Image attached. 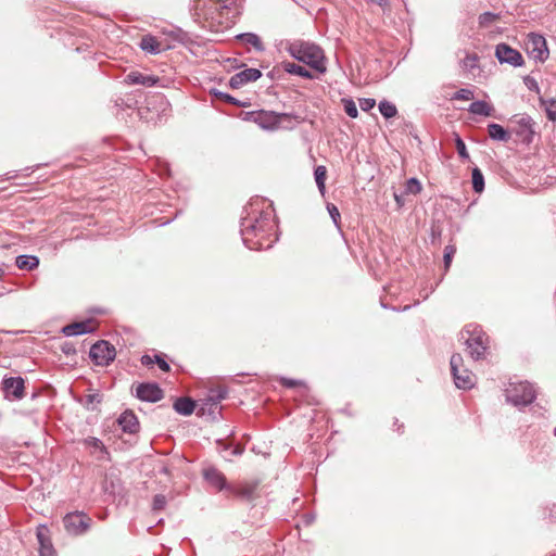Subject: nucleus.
I'll return each instance as SVG.
<instances>
[{
	"label": "nucleus",
	"instance_id": "f257e3e1",
	"mask_svg": "<svg viewBox=\"0 0 556 556\" xmlns=\"http://www.w3.org/2000/svg\"><path fill=\"white\" fill-rule=\"evenodd\" d=\"M250 211L241 217L240 233L243 244L254 251L268 250L278 240L276 222L270 211H258L250 204Z\"/></svg>",
	"mask_w": 556,
	"mask_h": 556
},
{
	"label": "nucleus",
	"instance_id": "f03ea898",
	"mask_svg": "<svg viewBox=\"0 0 556 556\" xmlns=\"http://www.w3.org/2000/svg\"><path fill=\"white\" fill-rule=\"evenodd\" d=\"M286 51L313 70L319 73L326 72L324 51L317 45L304 40H293L287 43Z\"/></svg>",
	"mask_w": 556,
	"mask_h": 556
},
{
	"label": "nucleus",
	"instance_id": "7ed1b4c3",
	"mask_svg": "<svg viewBox=\"0 0 556 556\" xmlns=\"http://www.w3.org/2000/svg\"><path fill=\"white\" fill-rule=\"evenodd\" d=\"M470 356L475 361L483 359L488 350L489 337L478 325H468L460 332Z\"/></svg>",
	"mask_w": 556,
	"mask_h": 556
},
{
	"label": "nucleus",
	"instance_id": "20e7f679",
	"mask_svg": "<svg viewBox=\"0 0 556 556\" xmlns=\"http://www.w3.org/2000/svg\"><path fill=\"white\" fill-rule=\"evenodd\" d=\"M507 402L516 407H525L535 399V390L528 381L510 382L505 390Z\"/></svg>",
	"mask_w": 556,
	"mask_h": 556
},
{
	"label": "nucleus",
	"instance_id": "39448f33",
	"mask_svg": "<svg viewBox=\"0 0 556 556\" xmlns=\"http://www.w3.org/2000/svg\"><path fill=\"white\" fill-rule=\"evenodd\" d=\"M450 365L455 386L458 389L469 390L475 386L476 377L471 371L464 367V359L460 354H453Z\"/></svg>",
	"mask_w": 556,
	"mask_h": 556
},
{
	"label": "nucleus",
	"instance_id": "423d86ee",
	"mask_svg": "<svg viewBox=\"0 0 556 556\" xmlns=\"http://www.w3.org/2000/svg\"><path fill=\"white\" fill-rule=\"evenodd\" d=\"M63 526L70 535H83L90 529L91 518L81 511L68 513L63 517Z\"/></svg>",
	"mask_w": 556,
	"mask_h": 556
},
{
	"label": "nucleus",
	"instance_id": "0eeeda50",
	"mask_svg": "<svg viewBox=\"0 0 556 556\" xmlns=\"http://www.w3.org/2000/svg\"><path fill=\"white\" fill-rule=\"evenodd\" d=\"M511 124H514L513 131L517 135V137L523 143H531L534 136V122L527 114H517L514 115L510 119Z\"/></svg>",
	"mask_w": 556,
	"mask_h": 556
},
{
	"label": "nucleus",
	"instance_id": "6e6552de",
	"mask_svg": "<svg viewBox=\"0 0 556 556\" xmlns=\"http://www.w3.org/2000/svg\"><path fill=\"white\" fill-rule=\"evenodd\" d=\"M89 356L96 365L106 366L114 361L116 351L108 341L101 340L91 346Z\"/></svg>",
	"mask_w": 556,
	"mask_h": 556
},
{
	"label": "nucleus",
	"instance_id": "1a4fd4ad",
	"mask_svg": "<svg viewBox=\"0 0 556 556\" xmlns=\"http://www.w3.org/2000/svg\"><path fill=\"white\" fill-rule=\"evenodd\" d=\"M527 50L529 54L539 61H545L548 58L546 40L542 35L531 33L527 40Z\"/></svg>",
	"mask_w": 556,
	"mask_h": 556
},
{
	"label": "nucleus",
	"instance_id": "9d476101",
	"mask_svg": "<svg viewBox=\"0 0 556 556\" xmlns=\"http://www.w3.org/2000/svg\"><path fill=\"white\" fill-rule=\"evenodd\" d=\"M1 389L5 399L21 400L25 394V381L22 377L3 378Z\"/></svg>",
	"mask_w": 556,
	"mask_h": 556
},
{
	"label": "nucleus",
	"instance_id": "9b49d317",
	"mask_svg": "<svg viewBox=\"0 0 556 556\" xmlns=\"http://www.w3.org/2000/svg\"><path fill=\"white\" fill-rule=\"evenodd\" d=\"M286 113H276L274 111L258 110L255 124L264 130H276L279 128Z\"/></svg>",
	"mask_w": 556,
	"mask_h": 556
},
{
	"label": "nucleus",
	"instance_id": "f8f14e48",
	"mask_svg": "<svg viewBox=\"0 0 556 556\" xmlns=\"http://www.w3.org/2000/svg\"><path fill=\"white\" fill-rule=\"evenodd\" d=\"M495 56L500 63H506L514 67H519L523 64V58L521 53L506 43H498L496 46Z\"/></svg>",
	"mask_w": 556,
	"mask_h": 556
},
{
	"label": "nucleus",
	"instance_id": "ddd939ff",
	"mask_svg": "<svg viewBox=\"0 0 556 556\" xmlns=\"http://www.w3.org/2000/svg\"><path fill=\"white\" fill-rule=\"evenodd\" d=\"M203 478L216 491H226L229 493L230 485L227 483L225 475L215 467L203 469Z\"/></svg>",
	"mask_w": 556,
	"mask_h": 556
},
{
	"label": "nucleus",
	"instance_id": "4468645a",
	"mask_svg": "<svg viewBox=\"0 0 556 556\" xmlns=\"http://www.w3.org/2000/svg\"><path fill=\"white\" fill-rule=\"evenodd\" d=\"M136 395L141 401L155 403L163 399V391L159 384L147 382L138 384Z\"/></svg>",
	"mask_w": 556,
	"mask_h": 556
},
{
	"label": "nucleus",
	"instance_id": "2eb2a0df",
	"mask_svg": "<svg viewBox=\"0 0 556 556\" xmlns=\"http://www.w3.org/2000/svg\"><path fill=\"white\" fill-rule=\"evenodd\" d=\"M258 484H260V481H257V480L244 481L237 485L231 484L229 494L235 495L243 501H252V500H254L255 492L258 488Z\"/></svg>",
	"mask_w": 556,
	"mask_h": 556
},
{
	"label": "nucleus",
	"instance_id": "dca6fc26",
	"mask_svg": "<svg viewBox=\"0 0 556 556\" xmlns=\"http://www.w3.org/2000/svg\"><path fill=\"white\" fill-rule=\"evenodd\" d=\"M262 76V73L257 68H245L229 79V86L232 89H238L247 85L248 83L255 81Z\"/></svg>",
	"mask_w": 556,
	"mask_h": 556
},
{
	"label": "nucleus",
	"instance_id": "f3484780",
	"mask_svg": "<svg viewBox=\"0 0 556 556\" xmlns=\"http://www.w3.org/2000/svg\"><path fill=\"white\" fill-rule=\"evenodd\" d=\"M49 533H50L49 529L43 525H40L37 528L36 534H37V539H38V542L40 545V555L41 556H53V554H54V548L51 543Z\"/></svg>",
	"mask_w": 556,
	"mask_h": 556
},
{
	"label": "nucleus",
	"instance_id": "a211bd4d",
	"mask_svg": "<svg viewBox=\"0 0 556 556\" xmlns=\"http://www.w3.org/2000/svg\"><path fill=\"white\" fill-rule=\"evenodd\" d=\"M124 81L128 85H142L152 87L160 81V78L153 75H144L140 72L134 71L125 76Z\"/></svg>",
	"mask_w": 556,
	"mask_h": 556
},
{
	"label": "nucleus",
	"instance_id": "6ab92c4d",
	"mask_svg": "<svg viewBox=\"0 0 556 556\" xmlns=\"http://www.w3.org/2000/svg\"><path fill=\"white\" fill-rule=\"evenodd\" d=\"M117 422L124 432L134 434L139 430V421L137 416L130 412H124L117 419Z\"/></svg>",
	"mask_w": 556,
	"mask_h": 556
},
{
	"label": "nucleus",
	"instance_id": "aec40b11",
	"mask_svg": "<svg viewBox=\"0 0 556 556\" xmlns=\"http://www.w3.org/2000/svg\"><path fill=\"white\" fill-rule=\"evenodd\" d=\"M93 331L91 323L89 320L72 323L62 328V333L66 337H74Z\"/></svg>",
	"mask_w": 556,
	"mask_h": 556
},
{
	"label": "nucleus",
	"instance_id": "412c9836",
	"mask_svg": "<svg viewBox=\"0 0 556 556\" xmlns=\"http://www.w3.org/2000/svg\"><path fill=\"white\" fill-rule=\"evenodd\" d=\"M139 47L149 54H159L161 52V45L152 35H144L139 42Z\"/></svg>",
	"mask_w": 556,
	"mask_h": 556
},
{
	"label": "nucleus",
	"instance_id": "4be33fe9",
	"mask_svg": "<svg viewBox=\"0 0 556 556\" xmlns=\"http://www.w3.org/2000/svg\"><path fill=\"white\" fill-rule=\"evenodd\" d=\"M489 136L492 140L507 142L510 139V134L500 124H489Z\"/></svg>",
	"mask_w": 556,
	"mask_h": 556
},
{
	"label": "nucleus",
	"instance_id": "5701e85b",
	"mask_svg": "<svg viewBox=\"0 0 556 556\" xmlns=\"http://www.w3.org/2000/svg\"><path fill=\"white\" fill-rule=\"evenodd\" d=\"M194 401L189 397H179L174 403V409L182 416L191 415L194 410Z\"/></svg>",
	"mask_w": 556,
	"mask_h": 556
},
{
	"label": "nucleus",
	"instance_id": "b1692460",
	"mask_svg": "<svg viewBox=\"0 0 556 556\" xmlns=\"http://www.w3.org/2000/svg\"><path fill=\"white\" fill-rule=\"evenodd\" d=\"M15 264L17 268L29 271L39 266V258L36 255H18Z\"/></svg>",
	"mask_w": 556,
	"mask_h": 556
},
{
	"label": "nucleus",
	"instance_id": "393cba45",
	"mask_svg": "<svg viewBox=\"0 0 556 556\" xmlns=\"http://www.w3.org/2000/svg\"><path fill=\"white\" fill-rule=\"evenodd\" d=\"M281 66H282L283 71L287 72L288 74L296 75V76H300L303 78H308V79L313 78V75L311 74V72L299 64H295L292 62H282Z\"/></svg>",
	"mask_w": 556,
	"mask_h": 556
},
{
	"label": "nucleus",
	"instance_id": "a878e982",
	"mask_svg": "<svg viewBox=\"0 0 556 556\" xmlns=\"http://www.w3.org/2000/svg\"><path fill=\"white\" fill-rule=\"evenodd\" d=\"M468 111L476 115L490 116L492 114L493 108L488 102L479 100L472 102L469 105Z\"/></svg>",
	"mask_w": 556,
	"mask_h": 556
},
{
	"label": "nucleus",
	"instance_id": "bb28decb",
	"mask_svg": "<svg viewBox=\"0 0 556 556\" xmlns=\"http://www.w3.org/2000/svg\"><path fill=\"white\" fill-rule=\"evenodd\" d=\"M141 363L144 366H150L152 364L157 365L163 371H169L170 369L169 364L161 355L157 354L154 356H150L148 354L143 355L141 357Z\"/></svg>",
	"mask_w": 556,
	"mask_h": 556
},
{
	"label": "nucleus",
	"instance_id": "cd10ccee",
	"mask_svg": "<svg viewBox=\"0 0 556 556\" xmlns=\"http://www.w3.org/2000/svg\"><path fill=\"white\" fill-rule=\"evenodd\" d=\"M540 104L544 109L547 118L556 122V100L540 98Z\"/></svg>",
	"mask_w": 556,
	"mask_h": 556
},
{
	"label": "nucleus",
	"instance_id": "c85d7f7f",
	"mask_svg": "<svg viewBox=\"0 0 556 556\" xmlns=\"http://www.w3.org/2000/svg\"><path fill=\"white\" fill-rule=\"evenodd\" d=\"M238 39L245 42L247 45L253 46L257 51L264 50L260 37L253 33H243L237 36Z\"/></svg>",
	"mask_w": 556,
	"mask_h": 556
},
{
	"label": "nucleus",
	"instance_id": "c756f323",
	"mask_svg": "<svg viewBox=\"0 0 556 556\" xmlns=\"http://www.w3.org/2000/svg\"><path fill=\"white\" fill-rule=\"evenodd\" d=\"M471 180H472V189L475 192H482L484 190V177L482 172L475 167L471 173Z\"/></svg>",
	"mask_w": 556,
	"mask_h": 556
},
{
	"label": "nucleus",
	"instance_id": "7c9ffc66",
	"mask_svg": "<svg viewBox=\"0 0 556 556\" xmlns=\"http://www.w3.org/2000/svg\"><path fill=\"white\" fill-rule=\"evenodd\" d=\"M211 94H213L214 97L216 98H219L222 99L223 101L227 102V103H230V104H233V105H237V106H247L248 103L247 102H242L236 98H233L232 96H230L229 93H226V92H223V91H219L217 89H212L211 90Z\"/></svg>",
	"mask_w": 556,
	"mask_h": 556
},
{
	"label": "nucleus",
	"instance_id": "2f4dec72",
	"mask_svg": "<svg viewBox=\"0 0 556 556\" xmlns=\"http://www.w3.org/2000/svg\"><path fill=\"white\" fill-rule=\"evenodd\" d=\"M379 111L386 118H392L397 114L396 106L387 100H383L379 103Z\"/></svg>",
	"mask_w": 556,
	"mask_h": 556
},
{
	"label": "nucleus",
	"instance_id": "473e14b6",
	"mask_svg": "<svg viewBox=\"0 0 556 556\" xmlns=\"http://www.w3.org/2000/svg\"><path fill=\"white\" fill-rule=\"evenodd\" d=\"M84 445L88 448H91L92 452H101L103 454H108V451L104 446V444L102 443V441L98 438H94V437H89L87 439L84 440Z\"/></svg>",
	"mask_w": 556,
	"mask_h": 556
},
{
	"label": "nucleus",
	"instance_id": "72a5a7b5",
	"mask_svg": "<svg viewBox=\"0 0 556 556\" xmlns=\"http://www.w3.org/2000/svg\"><path fill=\"white\" fill-rule=\"evenodd\" d=\"M326 174H327L326 167L321 166V165L317 166L314 170L316 185L323 194L326 189V187H325Z\"/></svg>",
	"mask_w": 556,
	"mask_h": 556
},
{
	"label": "nucleus",
	"instance_id": "f704fd0d",
	"mask_svg": "<svg viewBox=\"0 0 556 556\" xmlns=\"http://www.w3.org/2000/svg\"><path fill=\"white\" fill-rule=\"evenodd\" d=\"M279 380H280V383L286 388H289V389L300 388L303 391L307 390V386L303 380H296V379H291V378H286V377H281Z\"/></svg>",
	"mask_w": 556,
	"mask_h": 556
},
{
	"label": "nucleus",
	"instance_id": "c9c22d12",
	"mask_svg": "<svg viewBox=\"0 0 556 556\" xmlns=\"http://www.w3.org/2000/svg\"><path fill=\"white\" fill-rule=\"evenodd\" d=\"M227 390L222 388L217 390H212L207 396V402H211L212 405H217L220 401L226 399Z\"/></svg>",
	"mask_w": 556,
	"mask_h": 556
},
{
	"label": "nucleus",
	"instance_id": "e433bc0d",
	"mask_svg": "<svg viewBox=\"0 0 556 556\" xmlns=\"http://www.w3.org/2000/svg\"><path fill=\"white\" fill-rule=\"evenodd\" d=\"M420 191H421V184L417 178L412 177L406 181V185H405L406 193L417 194Z\"/></svg>",
	"mask_w": 556,
	"mask_h": 556
},
{
	"label": "nucleus",
	"instance_id": "4c0bfd02",
	"mask_svg": "<svg viewBox=\"0 0 556 556\" xmlns=\"http://www.w3.org/2000/svg\"><path fill=\"white\" fill-rule=\"evenodd\" d=\"M342 103H343L345 113L351 118H356L358 115V111H357L355 102L352 99H342Z\"/></svg>",
	"mask_w": 556,
	"mask_h": 556
},
{
	"label": "nucleus",
	"instance_id": "58836bf2",
	"mask_svg": "<svg viewBox=\"0 0 556 556\" xmlns=\"http://www.w3.org/2000/svg\"><path fill=\"white\" fill-rule=\"evenodd\" d=\"M455 146H456V150H457L459 157H462L463 160H468L469 154L467 152L466 144H465L464 140L458 135H456V137H455Z\"/></svg>",
	"mask_w": 556,
	"mask_h": 556
},
{
	"label": "nucleus",
	"instance_id": "ea45409f",
	"mask_svg": "<svg viewBox=\"0 0 556 556\" xmlns=\"http://www.w3.org/2000/svg\"><path fill=\"white\" fill-rule=\"evenodd\" d=\"M475 94H473V91L470 90V89H466V88H462L459 90H457L453 98L454 100H463V101H468V100H471L473 99Z\"/></svg>",
	"mask_w": 556,
	"mask_h": 556
},
{
	"label": "nucleus",
	"instance_id": "a19ab883",
	"mask_svg": "<svg viewBox=\"0 0 556 556\" xmlns=\"http://www.w3.org/2000/svg\"><path fill=\"white\" fill-rule=\"evenodd\" d=\"M218 9L222 10H233L235 13H238L237 0H215Z\"/></svg>",
	"mask_w": 556,
	"mask_h": 556
},
{
	"label": "nucleus",
	"instance_id": "79ce46f5",
	"mask_svg": "<svg viewBox=\"0 0 556 556\" xmlns=\"http://www.w3.org/2000/svg\"><path fill=\"white\" fill-rule=\"evenodd\" d=\"M327 211H328V213H329L333 224L337 227H339V222H340V217L341 216H340V212H339L338 207L334 204H332V203H328L327 204Z\"/></svg>",
	"mask_w": 556,
	"mask_h": 556
},
{
	"label": "nucleus",
	"instance_id": "37998d69",
	"mask_svg": "<svg viewBox=\"0 0 556 556\" xmlns=\"http://www.w3.org/2000/svg\"><path fill=\"white\" fill-rule=\"evenodd\" d=\"M479 58L476 54H467L463 60L464 66L473 70L478 66Z\"/></svg>",
	"mask_w": 556,
	"mask_h": 556
},
{
	"label": "nucleus",
	"instance_id": "c03bdc74",
	"mask_svg": "<svg viewBox=\"0 0 556 556\" xmlns=\"http://www.w3.org/2000/svg\"><path fill=\"white\" fill-rule=\"evenodd\" d=\"M454 253H455L454 247H452V245L445 247L444 256H443L445 270L448 269Z\"/></svg>",
	"mask_w": 556,
	"mask_h": 556
},
{
	"label": "nucleus",
	"instance_id": "a18cd8bd",
	"mask_svg": "<svg viewBox=\"0 0 556 556\" xmlns=\"http://www.w3.org/2000/svg\"><path fill=\"white\" fill-rule=\"evenodd\" d=\"M166 506V497L163 494H156L153 498V510H162Z\"/></svg>",
	"mask_w": 556,
	"mask_h": 556
},
{
	"label": "nucleus",
	"instance_id": "49530a36",
	"mask_svg": "<svg viewBox=\"0 0 556 556\" xmlns=\"http://www.w3.org/2000/svg\"><path fill=\"white\" fill-rule=\"evenodd\" d=\"M376 105V101L370 98L359 99V108L361 110L367 112L370 111Z\"/></svg>",
	"mask_w": 556,
	"mask_h": 556
},
{
	"label": "nucleus",
	"instance_id": "de8ad7c7",
	"mask_svg": "<svg viewBox=\"0 0 556 556\" xmlns=\"http://www.w3.org/2000/svg\"><path fill=\"white\" fill-rule=\"evenodd\" d=\"M256 114H257V111L242 112L241 118L244 122H251V123L255 124V122H256Z\"/></svg>",
	"mask_w": 556,
	"mask_h": 556
},
{
	"label": "nucleus",
	"instance_id": "09e8293b",
	"mask_svg": "<svg viewBox=\"0 0 556 556\" xmlns=\"http://www.w3.org/2000/svg\"><path fill=\"white\" fill-rule=\"evenodd\" d=\"M101 402V395L99 393H92L87 395L86 399V405L89 407V405L93 403H100Z\"/></svg>",
	"mask_w": 556,
	"mask_h": 556
},
{
	"label": "nucleus",
	"instance_id": "8fccbe9b",
	"mask_svg": "<svg viewBox=\"0 0 556 556\" xmlns=\"http://www.w3.org/2000/svg\"><path fill=\"white\" fill-rule=\"evenodd\" d=\"M495 18H496L495 14H493L491 12H485L480 15V23L481 24L489 23V22L494 21Z\"/></svg>",
	"mask_w": 556,
	"mask_h": 556
},
{
	"label": "nucleus",
	"instance_id": "3c124183",
	"mask_svg": "<svg viewBox=\"0 0 556 556\" xmlns=\"http://www.w3.org/2000/svg\"><path fill=\"white\" fill-rule=\"evenodd\" d=\"M62 352L66 355H70V354H73L75 353V349L70 344V343H65L63 346H62Z\"/></svg>",
	"mask_w": 556,
	"mask_h": 556
},
{
	"label": "nucleus",
	"instance_id": "603ef678",
	"mask_svg": "<svg viewBox=\"0 0 556 556\" xmlns=\"http://www.w3.org/2000/svg\"><path fill=\"white\" fill-rule=\"evenodd\" d=\"M526 84H527L529 89H531V90L534 89V90H536L539 92V86H538L535 80L527 79Z\"/></svg>",
	"mask_w": 556,
	"mask_h": 556
},
{
	"label": "nucleus",
	"instance_id": "864d4df0",
	"mask_svg": "<svg viewBox=\"0 0 556 556\" xmlns=\"http://www.w3.org/2000/svg\"><path fill=\"white\" fill-rule=\"evenodd\" d=\"M394 200L396 201L399 206H402L404 204L402 195H399V194L394 193Z\"/></svg>",
	"mask_w": 556,
	"mask_h": 556
},
{
	"label": "nucleus",
	"instance_id": "5fc2aeb1",
	"mask_svg": "<svg viewBox=\"0 0 556 556\" xmlns=\"http://www.w3.org/2000/svg\"><path fill=\"white\" fill-rule=\"evenodd\" d=\"M371 1L379 4L380 7H383L388 3V0H371Z\"/></svg>",
	"mask_w": 556,
	"mask_h": 556
},
{
	"label": "nucleus",
	"instance_id": "6e6d98bb",
	"mask_svg": "<svg viewBox=\"0 0 556 556\" xmlns=\"http://www.w3.org/2000/svg\"><path fill=\"white\" fill-rule=\"evenodd\" d=\"M243 453V448L241 447H236L232 452L233 455H241Z\"/></svg>",
	"mask_w": 556,
	"mask_h": 556
},
{
	"label": "nucleus",
	"instance_id": "4d7b16f0",
	"mask_svg": "<svg viewBox=\"0 0 556 556\" xmlns=\"http://www.w3.org/2000/svg\"><path fill=\"white\" fill-rule=\"evenodd\" d=\"M164 170H165V173H166L167 175H169V169H168V167H167V165H166V164L164 165Z\"/></svg>",
	"mask_w": 556,
	"mask_h": 556
},
{
	"label": "nucleus",
	"instance_id": "13d9d810",
	"mask_svg": "<svg viewBox=\"0 0 556 556\" xmlns=\"http://www.w3.org/2000/svg\"><path fill=\"white\" fill-rule=\"evenodd\" d=\"M554 433H555V435H556V428H555V430H554Z\"/></svg>",
	"mask_w": 556,
	"mask_h": 556
},
{
	"label": "nucleus",
	"instance_id": "bf43d9fd",
	"mask_svg": "<svg viewBox=\"0 0 556 556\" xmlns=\"http://www.w3.org/2000/svg\"><path fill=\"white\" fill-rule=\"evenodd\" d=\"M555 5H556V0H555Z\"/></svg>",
	"mask_w": 556,
	"mask_h": 556
}]
</instances>
